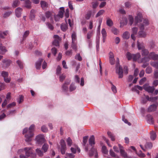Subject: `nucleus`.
Listing matches in <instances>:
<instances>
[{"instance_id": "4", "label": "nucleus", "mask_w": 158, "mask_h": 158, "mask_svg": "<svg viewBox=\"0 0 158 158\" xmlns=\"http://www.w3.org/2000/svg\"><path fill=\"white\" fill-rule=\"evenodd\" d=\"M18 152L19 154L20 158H28L33 154L32 148L31 147H26L24 149H20Z\"/></svg>"}, {"instance_id": "34", "label": "nucleus", "mask_w": 158, "mask_h": 158, "mask_svg": "<svg viewBox=\"0 0 158 158\" xmlns=\"http://www.w3.org/2000/svg\"><path fill=\"white\" fill-rule=\"evenodd\" d=\"M111 32L115 35H117L119 31L116 28L113 27L111 29Z\"/></svg>"}, {"instance_id": "61", "label": "nucleus", "mask_w": 158, "mask_h": 158, "mask_svg": "<svg viewBox=\"0 0 158 158\" xmlns=\"http://www.w3.org/2000/svg\"><path fill=\"white\" fill-rule=\"evenodd\" d=\"M41 130L43 132H47L48 131V129L47 127L45 126H43L41 128Z\"/></svg>"}, {"instance_id": "58", "label": "nucleus", "mask_w": 158, "mask_h": 158, "mask_svg": "<svg viewBox=\"0 0 158 158\" xmlns=\"http://www.w3.org/2000/svg\"><path fill=\"white\" fill-rule=\"evenodd\" d=\"M2 75L4 78L6 77H8V72L5 71H2L1 73Z\"/></svg>"}, {"instance_id": "57", "label": "nucleus", "mask_w": 158, "mask_h": 158, "mask_svg": "<svg viewBox=\"0 0 158 158\" xmlns=\"http://www.w3.org/2000/svg\"><path fill=\"white\" fill-rule=\"evenodd\" d=\"M101 33L102 35V37H106L107 35L106 32L105 28H103L101 31Z\"/></svg>"}, {"instance_id": "54", "label": "nucleus", "mask_w": 158, "mask_h": 158, "mask_svg": "<svg viewBox=\"0 0 158 158\" xmlns=\"http://www.w3.org/2000/svg\"><path fill=\"white\" fill-rule=\"evenodd\" d=\"M104 12V10H99L98 12L97 13L96 15V17H97L102 14Z\"/></svg>"}, {"instance_id": "59", "label": "nucleus", "mask_w": 158, "mask_h": 158, "mask_svg": "<svg viewBox=\"0 0 158 158\" xmlns=\"http://www.w3.org/2000/svg\"><path fill=\"white\" fill-rule=\"evenodd\" d=\"M46 25L48 27L50 30H53L54 27L53 26L49 23H46Z\"/></svg>"}, {"instance_id": "49", "label": "nucleus", "mask_w": 158, "mask_h": 158, "mask_svg": "<svg viewBox=\"0 0 158 158\" xmlns=\"http://www.w3.org/2000/svg\"><path fill=\"white\" fill-rule=\"evenodd\" d=\"M76 87L74 85V84H71L70 85L69 90L70 91H72L76 89Z\"/></svg>"}, {"instance_id": "33", "label": "nucleus", "mask_w": 158, "mask_h": 158, "mask_svg": "<svg viewBox=\"0 0 158 158\" xmlns=\"http://www.w3.org/2000/svg\"><path fill=\"white\" fill-rule=\"evenodd\" d=\"M25 7L27 8H30L31 7V2L29 0H27L25 2Z\"/></svg>"}, {"instance_id": "18", "label": "nucleus", "mask_w": 158, "mask_h": 158, "mask_svg": "<svg viewBox=\"0 0 158 158\" xmlns=\"http://www.w3.org/2000/svg\"><path fill=\"white\" fill-rule=\"evenodd\" d=\"M93 35V32L91 31L89 32L87 36V41L89 44H90L91 42V38Z\"/></svg>"}, {"instance_id": "35", "label": "nucleus", "mask_w": 158, "mask_h": 158, "mask_svg": "<svg viewBox=\"0 0 158 158\" xmlns=\"http://www.w3.org/2000/svg\"><path fill=\"white\" fill-rule=\"evenodd\" d=\"M12 13V11H11L6 12L3 14V17L4 18H7L10 16Z\"/></svg>"}, {"instance_id": "44", "label": "nucleus", "mask_w": 158, "mask_h": 158, "mask_svg": "<svg viewBox=\"0 0 158 158\" xmlns=\"http://www.w3.org/2000/svg\"><path fill=\"white\" fill-rule=\"evenodd\" d=\"M48 148V144L45 143L43 146L42 149L43 150L44 152H46Z\"/></svg>"}, {"instance_id": "11", "label": "nucleus", "mask_w": 158, "mask_h": 158, "mask_svg": "<svg viewBox=\"0 0 158 158\" xmlns=\"http://www.w3.org/2000/svg\"><path fill=\"white\" fill-rule=\"evenodd\" d=\"M118 146L120 151L121 156L125 158H127V154L125 152L123 147L120 144H118Z\"/></svg>"}, {"instance_id": "39", "label": "nucleus", "mask_w": 158, "mask_h": 158, "mask_svg": "<svg viewBox=\"0 0 158 158\" xmlns=\"http://www.w3.org/2000/svg\"><path fill=\"white\" fill-rule=\"evenodd\" d=\"M150 64L156 69H158V61L157 62H151Z\"/></svg>"}, {"instance_id": "19", "label": "nucleus", "mask_w": 158, "mask_h": 158, "mask_svg": "<svg viewBox=\"0 0 158 158\" xmlns=\"http://www.w3.org/2000/svg\"><path fill=\"white\" fill-rule=\"evenodd\" d=\"M156 108V106L155 104L150 105L148 108V112H152L155 110Z\"/></svg>"}, {"instance_id": "17", "label": "nucleus", "mask_w": 158, "mask_h": 158, "mask_svg": "<svg viewBox=\"0 0 158 158\" xmlns=\"http://www.w3.org/2000/svg\"><path fill=\"white\" fill-rule=\"evenodd\" d=\"M70 82V81L69 80H68L65 82L62 86L63 90L64 91H66L68 90L67 85L69 84Z\"/></svg>"}, {"instance_id": "40", "label": "nucleus", "mask_w": 158, "mask_h": 158, "mask_svg": "<svg viewBox=\"0 0 158 158\" xmlns=\"http://www.w3.org/2000/svg\"><path fill=\"white\" fill-rule=\"evenodd\" d=\"M66 142L67 145L69 146L70 147L73 144L72 140L69 137L67 139Z\"/></svg>"}, {"instance_id": "64", "label": "nucleus", "mask_w": 158, "mask_h": 158, "mask_svg": "<svg viewBox=\"0 0 158 158\" xmlns=\"http://www.w3.org/2000/svg\"><path fill=\"white\" fill-rule=\"evenodd\" d=\"M110 156L112 157H114L116 156V154L111 149L110 150Z\"/></svg>"}, {"instance_id": "13", "label": "nucleus", "mask_w": 158, "mask_h": 158, "mask_svg": "<svg viewBox=\"0 0 158 158\" xmlns=\"http://www.w3.org/2000/svg\"><path fill=\"white\" fill-rule=\"evenodd\" d=\"M72 45L73 48L74 49L76 48V36L75 33H73L72 35Z\"/></svg>"}, {"instance_id": "56", "label": "nucleus", "mask_w": 158, "mask_h": 158, "mask_svg": "<svg viewBox=\"0 0 158 158\" xmlns=\"http://www.w3.org/2000/svg\"><path fill=\"white\" fill-rule=\"evenodd\" d=\"M75 59L80 61H81L82 60V58L80 56L79 54H77L75 56Z\"/></svg>"}, {"instance_id": "52", "label": "nucleus", "mask_w": 158, "mask_h": 158, "mask_svg": "<svg viewBox=\"0 0 158 158\" xmlns=\"http://www.w3.org/2000/svg\"><path fill=\"white\" fill-rule=\"evenodd\" d=\"M61 68L60 66H58L56 68V74L57 75L61 73Z\"/></svg>"}, {"instance_id": "28", "label": "nucleus", "mask_w": 158, "mask_h": 158, "mask_svg": "<svg viewBox=\"0 0 158 158\" xmlns=\"http://www.w3.org/2000/svg\"><path fill=\"white\" fill-rule=\"evenodd\" d=\"M137 47L138 49H143L144 48V44L143 43H140L138 41L137 42Z\"/></svg>"}, {"instance_id": "43", "label": "nucleus", "mask_w": 158, "mask_h": 158, "mask_svg": "<svg viewBox=\"0 0 158 158\" xmlns=\"http://www.w3.org/2000/svg\"><path fill=\"white\" fill-rule=\"evenodd\" d=\"M107 134L108 136L111 138L112 141H114L115 140L114 136V135L110 132H108Z\"/></svg>"}, {"instance_id": "1", "label": "nucleus", "mask_w": 158, "mask_h": 158, "mask_svg": "<svg viewBox=\"0 0 158 158\" xmlns=\"http://www.w3.org/2000/svg\"><path fill=\"white\" fill-rule=\"evenodd\" d=\"M95 138L93 135H91L89 139V144H87V146H85V150L87 152L89 150V156H92L95 155V157H98V154L96 149L94 147L95 144Z\"/></svg>"}, {"instance_id": "12", "label": "nucleus", "mask_w": 158, "mask_h": 158, "mask_svg": "<svg viewBox=\"0 0 158 158\" xmlns=\"http://www.w3.org/2000/svg\"><path fill=\"white\" fill-rule=\"evenodd\" d=\"M143 89L149 93H153L154 90L153 86H150L147 84H145L143 86Z\"/></svg>"}, {"instance_id": "7", "label": "nucleus", "mask_w": 158, "mask_h": 158, "mask_svg": "<svg viewBox=\"0 0 158 158\" xmlns=\"http://www.w3.org/2000/svg\"><path fill=\"white\" fill-rule=\"evenodd\" d=\"M149 58L145 57L142 59L141 61L143 62L148 61L149 59H152L154 60H158V54H155L154 52H151L149 55Z\"/></svg>"}, {"instance_id": "15", "label": "nucleus", "mask_w": 158, "mask_h": 158, "mask_svg": "<svg viewBox=\"0 0 158 158\" xmlns=\"http://www.w3.org/2000/svg\"><path fill=\"white\" fill-rule=\"evenodd\" d=\"M22 10V9L20 7H18L16 9L15 13L17 17L19 18L21 16Z\"/></svg>"}, {"instance_id": "23", "label": "nucleus", "mask_w": 158, "mask_h": 158, "mask_svg": "<svg viewBox=\"0 0 158 158\" xmlns=\"http://www.w3.org/2000/svg\"><path fill=\"white\" fill-rule=\"evenodd\" d=\"M8 34V31H6L2 32L0 31V37L2 39H5V37L4 36H6Z\"/></svg>"}, {"instance_id": "41", "label": "nucleus", "mask_w": 158, "mask_h": 158, "mask_svg": "<svg viewBox=\"0 0 158 158\" xmlns=\"http://www.w3.org/2000/svg\"><path fill=\"white\" fill-rule=\"evenodd\" d=\"M16 63L18 65L20 69H22L23 68V63L21 60H17L16 61Z\"/></svg>"}, {"instance_id": "32", "label": "nucleus", "mask_w": 158, "mask_h": 158, "mask_svg": "<svg viewBox=\"0 0 158 158\" xmlns=\"http://www.w3.org/2000/svg\"><path fill=\"white\" fill-rule=\"evenodd\" d=\"M75 157V155L71 153H66L65 156V158H74Z\"/></svg>"}, {"instance_id": "8", "label": "nucleus", "mask_w": 158, "mask_h": 158, "mask_svg": "<svg viewBox=\"0 0 158 158\" xmlns=\"http://www.w3.org/2000/svg\"><path fill=\"white\" fill-rule=\"evenodd\" d=\"M54 38L55 40L52 42V45L56 47L59 46V42L61 40V39L57 35H54Z\"/></svg>"}, {"instance_id": "53", "label": "nucleus", "mask_w": 158, "mask_h": 158, "mask_svg": "<svg viewBox=\"0 0 158 158\" xmlns=\"http://www.w3.org/2000/svg\"><path fill=\"white\" fill-rule=\"evenodd\" d=\"M102 151L103 153L105 154H107L108 152V151L107 150L106 147L105 146H103L102 148Z\"/></svg>"}, {"instance_id": "47", "label": "nucleus", "mask_w": 158, "mask_h": 158, "mask_svg": "<svg viewBox=\"0 0 158 158\" xmlns=\"http://www.w3.org/2000/svg\"><path fill=\"white\" fill-rule=\"evenodd\" d=\"M66 77L65 75L64 74L60 75L59 76V80L61 82H62L65 79Z\"/></svg>"}, {"instance_id": "22", "label": "nucleus", "mask_w": 158, "mask_h": 158, "mask_svg": "<svg viewBox=\"0 0 158 158\" xmlns=\"http://www.w3.org/2000/svg\"><path fill=\"white\" fill-rule=\"evenodd\" d=\"M30 34V32L29 31H26L24 33L23 36V40L21 41V43H23V42L25 40L26 38Z\"/></svg>"}, {"instance_id": "60", "label": "nucleus", "mask_w": 158, "mask_h": 158, "mask_svg": "<svg viewBox=\"0 0 158 158\" xmlns=\"http://www.w3.org/2000/svg\"><path fill=\"white\" fill-rule=\"evenodd\" d=\"M129 20L130 23L129 24L130 25H131L134 21L133 18L132 16L130 15L129 16Z\"/></svg>"}, {"instance_id": "5", "label": "nucleus", "mask_w": 158, "mask_h": 158, "mask_svg": "<svg viewBox=\"0 0 158 158\" xmlns=\"http://www.w3.org/2000/svg\"><path fill=\"white\" fill-rule=\"evenodd\" d=\"M126 56L128 60H130L131 59H133V61H136L138 60L139 63L142 62V60L141 61L139 60V59L141 57V55L139 53H137L136 54H131L129 52L127 53Z\"/></svg>"}, {"instance_id": "6", "label": "nucleus", "mask_w": 158, "mask_h": 158, "mask_svg": "<svg viewBox=\"0 0 158 158\" xmlns=\"http://www.w3.org/2000/svg\"><path fill=\"white\" fill-rule=\"evenodd\" d=\"M57 148L60 150L62 155H64L65 154L67 148L65 141L62 139L60 141V145L57 146Z\"/></svg>"}, {"instance_id": "3", "label": "nucleus", "mask_w": 158, "mask_h": 158, "mask_svg": "<svg viewBox=\"0 0 158 158\" xmlns=\"http://www.w3.org/2000/svg\"><path fill=\"white\" fill-rule=\"evenodd\" d=\"M35 125L34 124L31 125L29 127L28 130L27 128H25L23 130V134L27 133L25 135V140L27 142H30L31 140V138L33 136Z\"/></svg>"}, {"instance_id": "9", "label": "nucleus", "mask_w": 158, "mask_h": 158, "mask_svg": "<svg viewBox=\"0 0 158 158\" xmlns=\"http://www.w3.org/2000/svg\"><path fill=\"white\" fill-rule=\"evenodd\" d=\"M11 63V61L10 60L6 59L2 60L1 64L2 67L6 68L9 67Z\"/></svg>"}, {"instance_id": "26", "label": "nucleus", "mask_w": 158, "mask_h": 158, "mask_svg": "<svg viewBox=\"0 0 158 158\" xmlns=\"http://www.w3.org/2000/svg\"><path fill=\"white\" fill-rule=\"evenodd\" d=\"M147 122L150 124H152L153 123V118L151 115H148Z\"/></svg>"}, {"instance_id": "10", "label": "nucleus", "mask_w": 158, "mask_h": 158, "mask_svg": "<svg viewBox=\"0 0 158 158\" xmlns=\"http://www.w3.org/2000/svg\"><path fill=\"white\" fill-rule=\"evenodd\" d=\"M36 140L38 144H41L44 142V135H39L36 136Z\"/></svg>"}, {"instance_id": "37", "label": "nucleus", "mask_w": 158, "mask_h": 158, "mask_svg": "<svg viewBox=\"0 0 158 158\" xmlns=\"http://www.w3.org/2000/svg\"><path fill=\"white\" fill-rule=\"evenodd\" d=\"M60 27L61 30L63 31H65L67 29V25L66 24L62 23L61 24Z\"/></svg>"}, {"instance_id": "24", "label": "nucleus", "mask_w": 158, "mask_h": 158, "mask_svg": "<svg viewBox=\"0 0 158 158\" xmlns=\"http://www.w3.org/2000/svg\"><path fill=\"white\" fill-rule=\"evenodd\" d=\"M156 133L153 131H152L150 132V138L152 140H154L156 138Z\"/></svg>"}, {"instance_id": "2", "label": "nucleus", "mask_w": 158, "mask_h": 158, "mask_svg": "<svg viewBox=\"0 0 158 158\" xmlns=\"http://www.w3.org/2000/svg\"><path fill=\"white\" fill-rule=\"evenodd\" d=\"M135 24L140 23L139 27L140 30H142L145 29L146 26L149 24V21L147 19H142V15L140 13L138 14L137 16L135 17Z\"/></svg>"}, {"instance_id": "21", "label": "nucleus", "mask_w": 158, "mask_h": 158, "mask_svg": "<svg viewBox=\"0 0 158 158\" xmlns=\"http://www.w3.org/2000/svg\"><path fill=\"white\" fill-rule=\"evenodd\" d=\"M41 6L42 9L44 10H46L48 7V4L44 1H41L40 2Z\"/></svg>"}, {"instance_id": "38", "label": "nucleus", "mask_w": 158, "mask_h": 158, "mask_svg": "<svg viewBox=\"0 0 158 158\" xmlns=\"http://www.w3.org/2000/svg\"><path fill=\"white\" fill-rule=\"evenodd\" d=\"M139 36L141 37H145L146 35V32L143 31H141L139 32Z\"/></svg>"}, {"instance_id": "14", "label": "nucleus", "mask_w": 158, "mask_h": 158, "mask_svg": "<svg viewBox=\"0 0 158 158\" xmlns=\"http://www.w3.org/2000/svg\"><path fill=\"white\" fill-rule=\"evenodd\" d=\"M43 59L41 58H39L38 60L35 63V67L36 69H39L41 68V66L42 62Z\"/></svg>"}, {"instance_id": "25", "label": "nucleus", "mask_w": 158, "mask_h": 158, "mask_svg": "<svg viewBox=\"0 0 158 158\" xmlns=\"http://www.w3.org/2000/svg\"><path fill=\"white\" fill-rule=\"evenodd\" d=\"M60 10L58 12V14H57V15L60 16V17L62 18L63 17V15H64V7H61L60 8Z\"/></svg>"}, {"instance_id": "51", "label": "nucleus", "mask_w": 158, "mask_h": 158, "mask_svg": "<svg viewBox=\"0 0 158 158\" xmlns=\"http://www.w3.org/2000/svg\"><path fill=\"white\" fill-rule=\"evenodd\" d=\"M137 155L140 157L141 158L144 157L145 155L141 151H140L139 153H136Z\"/></svg>"}, {"instance_id": "36", "label": "nucleus", "mask_w": 158, "mask_h": 158, "mask_svg": "<svg viewBox=\"0 0 158 158\" xmlns=\"http://www.w3.org/2000/svg\"><path fill=\"white\" fill-rule=\"evenodd\" d=\"M106 24L109 27L112 26L113 25L112 20L109 18L107 19L106 20Z\"/></svg>"}, {"instance_id": "62", "label": "nucleus", "mask_w": 158, "mask_h": 158, "mask_svg": "<svg viewBox=\"0 0 158 158\" xmlns=\"http://www.w3.org/2000/svg\"><path fill=\"white\" fill-rule=\"evenodd\" d=\"M70 150L71 152H72V153H73L74 154H75L76 152V146L75 148L71 147L70 148Z\"/></svg>"}, {"instance_id": "42", "label": "nucleus", "mask_w": 158, "mask_h": 158, "mask_svg": "<svg viewBox=\"0 0 158 158\" xmlns=\"http://www.w3.org/2000/svg\"><path fill=\"white\" fill-rule=\"evenodd\" d=\"M145 146L146 148L147 149H151L152 147V144L151 143H147L145 145Z\"/></svg>"}, {"instance_id": "46", "label": "nucleus", "mask_w": 158, "mask_h": 158, "mask_svg": "<svg viewBox=\"0 0 158 158\" xmlns=\"http://www.w3.org/2000/svg\"><path fill=\"white\" fill-rule=\"evenodd\" d=\"M36 152L37 155L39 156H42L43 155V153L42 151L39 149H37Z\"/></svg>"}, {"instance_id": "16", "label": "nucleus", "mask_w": 158, "mask_h": 158, "mask_svg": "<svg viewBox=\"0 0 158 158\" xmlns=\"http://www.w3.org/2000/svg\"><path fill=\"white\" fill-rule=\"evenodd\" d=\"M117 72L118 75V78H122L123 76V72L122 68L120 66L119 67V68L118 70H117Z\"/></svg>"}, {"instance_id": "30", "label": "nucleus", "mask_w": 158, "mask_h": 158, "mask_svg": "<svg viewBox=\"0 0 158 158\" xmlns=\"http://www.w3.org/2000/svg\"><path fill=\"white\" fill-rule=\"evenodd\" d=\"M20 4V2L18 0H15L13 1L12 6L13 8H15L18 6Z\"/></svg>"}, {"instance_id": "29", "label": "nucleus", "mask_w": 158, "mask_h": 158, "mask_svg": "<svg viewBox=\"0 0 158 158\" xmlns=\"http://www.w3.org/2000/svg\"><path fill=\"white\" fill-rule=\"evenodd\" d=\"M35 11L34 10L32 9L31 10L30 18L31 20H33L35 18Z\"/></svg>"}, {"instance_id": "50", "label": "nucleus", "mask_w": 158, "mask_h": 158, "mask_svg": "<svg viewBox=\"0 0 158 158\" xmlns=\"http://www.w3.org/2000/svg\"><path fill=\"white\" fill-rule=\"evenodd\" d=\"M33 47L32 43L31 42L29 43L26 45V48L28 49H31Z\"/></svg>"}, {"instance_id": "63", "label": "nucleus", "mask_w": 158, "mask_h": 158, "mask_svg": "<svg viewBox=\"0 0 158 158\" xmlns=\"http://www.w3.org/2000/svg\"><path fill=\"white\" fill-rule=\"evenodd\" d=\"M75 81L78 83H80V78L78 75H76L75 77Z\"/></svg>"}, {"instance_id": "48", "label": "nucleus", "mask_w": 158, "mask_h": 158, "mask_svg": "<svg viewBox=\"0 0 158 158\" xmlns=\"http://www.w3.org/2000/svg\"><path fill=\"white\" fill-rule=\"evenodd\" d=\"M146 73L150 74L152 72V68L149 67H148L146 69Z\"/></svg>"}, {"instance_id": "55", "label": "nucleus", "mask_w": 158, "mask_h": 158, "mask_svg": "<svg viewBox=\"0 0 158 158\" xmlns=\"http://www.w3.org/2000/svg\"><path fill=\"white\" fill-rule=\"evenodd\" d=\"M52 13L49 11H46L45 13V15L47 18H49L51 16Z\"/></svg>"}, {"instance_id": "45", "label": "nucleus", "mask_w": 158, "mask_h": 158, "mask_svg": "<svg viewBox=\"0 0 158 158\" xmlns=\"http://www.w3.org/2000/svg\"><path fill=\"white\" fill-rule=\"evenodd\" d=\"M149 46L151 49L155 48V44L152 41H151L149 43Z\"/></svg>"}, {"instance_id": "20", "label": "nucleus", "mask_w": 158, "mask_h": 158, "mask_svg": "<svg viewBox=\"0 0 158 158\" xmlns=\"http://www.w3.org/2000/svg\"><path fill=\"white\" fill-rule=\"evenodd\" d=\"M130 34L128 31H125L123 33L122 35V37L123 39L124 40H127L130 37Z\"/></svg>"}, {"instance_id": "27", "label": "nucleus", "mask_w": 158, "mask_h": 158, "mask_svg": "<svg viewBox=\"0 0 158 158\" xmlns=\"http://www.w3.org/2000/svg\"><path fill=\"white\" fill-rule=\"evenodd\" d=\"M92 14V12L91 11H89L87 12L85 15V19L86 20L89 19L91 16Z\"/></svg>"}, {"instance_id": "31", "label": "nucleus", "mask_w": 158, "mask_h": 158, "mask_svg": "<svg viewBox=\"0 0 158 158\" xmlns=\"http://www.w3.org/2000/svg\"><path fill=\"white\" fill-rule=\"evenodd\" d=\"M88 138V136H85L83 137L82 145L85 147V146H87L88 144L86 145V144Z\"/></svg>"}]
</instances>
